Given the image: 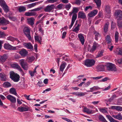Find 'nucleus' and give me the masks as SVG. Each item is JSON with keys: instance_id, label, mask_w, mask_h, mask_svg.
<instances>
[{"instance_id": "39448f33", "label": "nucleus", "mask_w": 122, "mask_h": 122, "mask_svg": "<svg viewBox=\"0 0 122 122\" xmlns=\"http://www.w3.org/2000/svg\"><path fill=\"white\" fill-rule=\"evenodd\" d=\"M95 62V61L93 59L87 60L85 61V64L88 67H90L93 66Z\"/></svg>"}, {"instance_id": "72a5a7b5", "label": "nucleus", "mask_w": 122, "mask_h": 122, "mask_svg": "<svg viewBox=\"0 0 122 122\" xmlns=\"http://www.w3.org/2000/svg\"><path fill=\"white\" fill-rule=\"evenodd\" d=\"M119 37V33L118 32L116 31L115 34V39L116 42H117L118 41Z\"/></svg>"}, {"instance_id": "13d9d810", "label": "nucleus", "mask_w": 122, "mask_h": 122, "mask_svg": "<svg viewBox=\"0 0 122 122\" xmlns=\"http://www.w3.org/2000/svg\"><path fill=\"white\" fill-rule=\"evenodd\" d=\"M106 116L109 119L110 122H111L114 119L110 115H107Z\"/></svg>"}, {"instance_id": "a211bd4d", "label": "nucleus", "mask_w": 122, "mask_h": 122, "mask_svg": "<svg viewBox=\"0 0 122 122\" xmlns=\"http://www.w3.org/2000/svg\"><path fill=\"white\" fill-rule=\"evenodd\" d=\"M19 53L21 56L25 57L27 56L28 52L26 50L22 49L19 51Z\"/></svg>"}, {"instance_id": "5701e85b", "label": "nucleus", "mask_w": 122, "mask_h": 122, "mask_svg": "<svg viewBox=\"0 0 122 122\" xmlns=\"http://www.w3.org/2000/svg\"><path fill=\"white\" fill-rule=\"evenodd\" d=\"M0 79L2 81H6V76L4 73H0Z\"/></svg>"}, {"instance_id": "393cba45", "label": "nucleus", "mask_w": 122, "mask_h": 122, "mask_svg": "<svg viewBox=\"0 0 122 122\" xmlns=\"http://www.w3.org/2000/svg\"><path fill=\"white\" fill-rule=\"evenodd\" d=\"M23 45L24 46L28 49H31L33 48V46L30 43H24L23 44Z\"/></svg>"}, {"instance_id": "4d7b16f0", "label": "nucleus", "mask_w": 122, "mask_h": 122, "mask_svg": "<svg viewBox=\"0 0 122 122\" xmlns=\"http://www.w3.org/2000/svg\"><path fill=\"white\" fill-rule=\"evenodd\" d=\"M5 36L4 32L0 31V38H4Z\"/></svg>"}, {"instance_id": "79ce46f5", "label": "nucleus", "mask_w": 122, "mask_h": 122, "mask_svg": "<svg viewBox=\"0 0 122 122\" xmlns=\"http://www.w3.org/2000/svg\"><path fill=\"white\" fill-rule=\"evenodd\" d=\"M94 1L97 7H99L100 6L101 4V0H94Z\"/></svg>"}, {"instance_id": "58836bf2", "label": "nucleus", "mask_w": 122, "mask_h": 122, "mask_svg": "<svg viewBox=\"0 0 122 122\" xmlns=\"http://www.w3.org/2000/svg\"><path fill=\"white\" fill-rule=\"evenodd\" d=\"M2 7L5 12L7 13L8 11L9 10V8L6 4L2 6Z\"/></svg>"}, {"instance_id": "7c9ffc66", "label": "nucleus", "mask_w": 122, "mask_h": 122, "mask_svg": "<svg viewBox=\"0 0 122 122\" xmlns=\"http://www.w3.org/2000/svg\"><path fill=\"white\" fill-rule=\"evenodd\" d=\"M38 4V2L26 5V6L28 8H30L34 7Z\"/></svg>"}, {"instance_id": "1a4fd4ad", "label": "nucleus", "mask_w": 122, "mask_h": 122, "mask_svg": "<svg viewBox=\"0 0 122 122\" xmlns=\"http://www.w3.org/2000/svg\"><path fill=\"white\" fill-rule=\"evenodd\" d=\"M100 47V45L96 42L94 43L92 48L90 49L89 48L88 49L89 50L90 52H93L95 51L97 48H99Z\"/></svg>"}, {"instance_id": "c85d7f7f", "label": "nucleus", "mask_w": 122, "mask_h": 122, "mask_svg": "<svg viewBox=\"0 0 122 122\" xmlns=\"http://www.w3.org/2000/svg\"><path fill=\"white\" fill-rule=\"evenodd\" d=\"M109 25V23L108 22H107L105 24L104 27V31L105 33H106L108 31Z\"/></svg>"}, {"instance_id": "473e14b6", "label": "nucleus", "mask_w": 122, "mask_h": 122, "mask_svg": "<svg viewBox=\"0 0 122 122\" xmlns=\"http://www.w3.org/2000/svg\"><path fill=\"white\" fill-rule=\"evenodd\" d=\"M10 93L15 95H16L17 94L16 90L14 88H12L10 89Z\"/></svg>"}, {"instance_id": "f704fd0d", "label": "nucleus", "mask_w": 122, "mask_h": 122, "mask_svg": "<svg viewBox=\"0 0 122 122\" xmlns=\"http://www.w3.org/2000/svg\"><path fill=\"white\" fill-rule=\"evenodd\" d=\"M106 10L107 14L108 15V16L107 17V18H109L110 17V7L108 6H106Z\"/></svg>"}, {"instance_id": "338daca9", "label": "nucleus", "mask_w": 122, "mask_h": 122, "mask_svg": "<svg viewBox=\"0 0 122 122\" xmlns=\"http://www.w3.org/2000/svg\"><path fill=\"white\" fill-rule=\"evenodd\" d=\"M111 44V43H110V44H108V48L109 49L110 51H111L112 50V49L113 47V46H110Z\"/></svg>"}, {"instance_id": "37998d69", "label": "nucleus", "mask_w": 122, "mask_h": 122, "mask_svg": "<svg viewBox=\"0 0 122 122\" xmlns=\"http://www.w3.org/2000/svg\"><path fill=\"white\" fill-rule=\"evenodd\" d=\"M106 40L108 44H110L111 39L110 36L107 35V36Z\"/></svg>"}, {"instance_id": "b1692460", "label": "nucleus", "mask_w": 122, "mask_h": 122, "mask_svg": "<svg viewBox=\"0 0 122 122\" xmlns=\"http://www.w3.org/2000/svg\"><path fill=\"white\" fill-rule=\"evenodd\" d=\"M34 19L33 17L28 18L27 19V23L31 25H33L34 24Z\"/></svg>"}, {"instance_id": "6e6552de", "label": "nucleus", "mask_w": 122, "mask_h": 122, "mask_svg": "<svg viewBox=\"0 0 122 122\" xmlns=\"http://www.w3.org/2000/svg\"><path fill=\"white\" fill-rule=\"evenodd\" d=\"M11 66L12 67L18 70L21 73L23 74V75H24V73L22 69L17 63H14L12 64L11 65Z\"/></svg>"}, {"instance_id": "ea45409f", "label": "nucleus", "mask_w": 122, "mask_h": 122, "mask_svg": "<svg viewBox=\"0 0 122 122\" xmlns=\"http://www.w3.org/2000/svg\"><path fill=\"white\" fill-rule=\"evenodd\" d=\"M103 50H101L99 51L96 57L98 58L102 56H103Z\"/></svg>"}, {"instance_id": "a18cd8bd", "label": "nucleus", "mask_w": 122, "mask_h": 122, "mask_svg": "<svg viewBox=\"0 0 122 122\" xmlns=\"http://www.w3.org/2000/svg\"><path fill=\"white\" fill-rule=\"evenodd\" d=\"M118 25L119 27H122V19H118Z\"/></svg>"}, {"instance_id": "6e6d98bb", "label": "nucleus", "mask_w": 122, "mask_h": 122, "mask_svg": "<svg viewBox=\"0 0 122 122\" xmlns=\"http://www.w3.org/2000/svg\"><path fill=\"white\" fill-rule=\"evenodd\" d=\"M117 54L118 55H122V48L118 49Z\"/></svg>"}, {"instance_id": "f3484780", "label": "nucleus", "mask_w": 122, "mask_h": 122, "mask_svg": "<svg viewBox=\"0 0 122 122\" xmlns=\"http://www.w3.org/2000/svg\"><path fill=\"white\" fill-rule=\"evenodd\" d=\"M112 116L114 118L117 119L121 120H122V115L120 113H119L117 115H114L111 114Z\"/></svg>"}, {"instance_id": "aec40b11", "label": "nucleus", "mask_w": 122, "mask_h": 122, "mask_svg": "<svg viewBox=\"0 0 122 122\" xmlns=\"http://www.w3.org/2000/svg\"><path fill=\"white\" fill-rule=\"evenodd\" d=\"M35 39V41H37L40 44H41V42L42 40L41 37H39L37 35L36 33H35L34 36Z\"/></svg>"}, {"instance_id": "423d86ee", "label": "nucleus", "mask_w": 122, "mask_h": 122, "mask_svg": "<svg viewBox=\"0 0 122 122\" xmlns=\"http://www.w3.org/2000/svg\"><path fill=\"white\" fill-rule=\"evenodd\" d=\"M24 107L20 106L18 107L17 108V110L20 112L29 111L30 109V107L25 105H24Z\"/></svg>"}, {"instance_id": "4c0bfd02", "label": "nucleus", "mask_w": 122, "mask_h": 122, "mask_svg": "<svg viewBox=\"0 0 122 122\" xmlns=\"http://www.w3.org/2000/svg\"><path fill=\"white\" fill-rule=\"evenodd\" d=\"M19 10L20 12H24L26 10V7L24 6H20L18 9Z\"/></svg>"}, {"instance_id": "bb28decb", "label": "nucleus", "mask_w": 122, "mask_h": 122, "mask_svg": "<svg viewBox=\"0 0 122 122\" xmlns=\"http://www.w3.org/2000/svg\"><path fill=\"white\" fill-rule=\"evenodd\" d=\"M36 12H26L25 14V15L26 16H34L36 15Z\"/></svg>"}, {"instance_id": "864d4df0", "label": "nucleus", "mask_w": 122, "mask_h": 122, "mask_svg": "<svg viewBox=\"0 0 122 122\" xmlns=\"http://www.w3.org/2000/svg\"><path fill=\"white\" fill-rule=\"evenodd\" d=\"M6 4L4 0H0V5L2 7Z\"/></svg>"}, {"instance_id": "2f4dec72", "label": "nucleus", "mask_w": 122, "mask_h": 122, "mask_svg": "<svg viewBox=\"0 0 122 122\" xmlns=\"http://www.w3.org/2000/svg\"><path fill=\"white\" fill-rule=\"evenodd\" d=\"M3 86L5 88H8L11 86V85L8 82H5L3 84Z\"/></svg>"}, {"instance_id": "4be33fe9", "label": "nucleus", "mask_w": 122, "mask_h": 122, "mask_svg": "<svg viewBox=\"0 0 122 122\" xmlns=\"http://www.w3.org/2000/svg\"><path fill=\"white\" fill-rule=\"evenodd\" d=\"M78 17L79 18L85 19L86 18V15L84 12L83 11H80L78 12Z\"/></svg>"}, {"instance_id": "09e8293b", "label": "nucleus", "mask_w": 122, "mask_h": 122, "mask_svg": "<svg viewBox=\"0 0 122 122\" xmlns=\"http://www.w3.org/2000/svg\"><path fill=\"white\" fill-rule=\"evenodd\" d=\"M94 34L95 36V39L97 40L98 39V38L100 37V35L98 32L96 31L94 32Z\"/></svg>"}, {"instance_id": "bf43d9fd", "label": "nucleus", "mask_w": 122, "mask_h": 122, "mask_svg": "<svg viewBox=\"0 0 122 122\" xmlns=\"http://www.w3.org/2000/svg\"><path fill=\"white\" fill-rule=\"evenodd\" d=\"M19 63L21 66L26 63L24 62V60L23 59L20 60Z\"/></svg>"}, {"instance_id": "a878e982", "label": "nucleus", "mask_w": 122, "mask_h": 122, "mask_svg": "<svg viewBox=\"0 0 122 122\" xmlns=\"http://www.w3.org/2000/svg\"><path fill=\"white\" fill-rule=\"evenodd\" d=\"M81 25V24H78L75 27H74L73 28L72 31L74 32H76V33H78L79 30V28Z\"/></svg>"}, {"instance_id": "8fccbe9b", "label": "nucleus", "mask_w": 122, "mask_h": 122, "mask_svg": "<svg viewBox=\"0 0 122 122\" xmlns=\"http://www.w3.org/2000/svg\"><path fill=\"white\" fill-rule=\"evenodd\" d=\"M42 9V8L41 7H40L31 10H30V11L31 12L36 11H39Z\"/></svg>"}, {"instance_id": "a19ab883", "label": "nucleus", "mask_w": 122, "mask_h": 122, "mask_svg": "<svg viewBox=\"0 0 122 122\" xmlns=\"http://www.w3.org/2000/svg\"><path fill=\"white\" fill-rule=\"evenodd\" d=\"M29 73L31 77H33L35 73H37V71L34 70L33 71L30 70L29 71Z\"/></svg>"}, {"instance_id": "6ab92c4d", "label": "nucleus", "mask_w": 122, "mask_h": 122, "mask_svg": "<svg viewBox=\"0 0 122 122\" xmlns=\"http://www.w3.org/2000/svg\"><path fill=\"white\" fill-rule=\"evenodd\" d=\"M97 12L98 11L97 10H94L89 13L88 15L90 17H93L95 16L97 14Z\"/></svg>"}, {"instance_id": "69168bd1", "label": "nucleus", "mask_w": 122, "mask_h": 122, "mask_svg": "<svg viewBox=\"0 0 122 122\" xmlns=\"http://www.w3.org/2000/svg\"><path fill=\"white\" fill-rule=\"evenodd\" d=\"M100 111L103 113H105L107 112V111L104 109H100Z\"/></svg>"}, {"instance_id": "c9c22d12", "label": "nucleus", "mask_w": 122, "mask_h": 122, "mask_svg": "<svg viewBox=\"0 0 122 122\" xmlns=\"http://www.w3.org/2000/svg\"><path fill=\"white\" fill-rule=\"evenodd\" d=\"M99 120L103 122H108L105 118L102 115H100L98 117Z\"/></svg>"}, {"instance_id": "2eb2a0df", "label": "nucleus", "mask_w": 122, "mask_h": 122, "mask_svg": "<svg viewBox=\"0 0 122 122\" xmlns=\"http://www.w3.org/2000/svg\"><path fill=\"white\" fill-rule=\"evenodd\" d=\"M87 93L86 92H75L71 93V94L74 95L76 96L79 97L83 96L85 95Z\"/></svg>"}, {"instance_id": "0eeeda50", "label": "nucleus", "mask_w": 122, "mask_h": 122, "mask_svg": "<svg viewBox=\"0 0 122 122\" xmlns=\"http://www.w3.org/2000/svg\"><path fill=\"white\" fill-rule=\"evenodd\" d=\"M17 47V46H13L9 43H5L4 44V47L5 49L10 50H16Z\"/></svg>"}, {"instance_id": "dca6fc26", "label": "nucleus", "mask_w": 122, "mask_h": 122, "mask_svg": "<svg viewBox=\"0 0 122 122\" xmlns=\"http://www.w3.org/2000/svg\"><path fill=\"white\" fill-rule=\"evenodd\" d=\"M78 36L81 44L83 45L84 44L85 40L83 35L81 34H79L78 35Z\"/></svg>"}, {"instance_id": "e2e57ef3", "label": "nucleus", "mask_w": 122, "mask_h": 122, "mask_svg": "<svg viewBox=\"0 0 122 122\" xmlns=\"http://www.w3.org/2000/svg\"><path fill=\"white\" fill-rule=\"evenodd\" d=\"M63 5L62 4H60L57 6V8L59 9H61L63 8Z\"/></svg>"}, {"instance_id": "f8f14e48", "label": "nucleus", "mask_w": 122, "mask_h": 122, "mask_svg": "<svg viewBox=\"0 0 122 122\" xmlns=\"http://www.w3.org/2000/svg\"><path fill=\"white\" fill-rule=\"evenodd\" d=\"M115 16L118 18V19H122V12L120 10L116 11L115 13Z\"/></svg>"}, {"instance_id": "774afa93", "label": "nucleus", "mask_w": 122, "mask_h": 122, "mask_svg": "<svg viewBox=\"0 0 122 122\" xmlns=\"http://www.w3.org/2000/svg\"><path fill=\"white\" fill-rule=\"evenodd\" d=\"M99 102V101H95L92 102L91 103L93 104V105H97Z\"/></svg>"}, {"instance_id": "f257e3e1", "label": "nucleus", "mask_w": 122, "mask_h": 122, "mask_svg": "<svg viewBox=\"0 0 122 122\" xmlns=\"http://www.w3.org/2000/svg\"><path fill=\"white\" fill-rule=\"evenodd\" d=\"M107 69L108 70L116 71L117 73L120 72L122 71L120 69H117L115 66L112 63H108L107 65Z\"/></svg>"}, {"instance_id": "0e129e2a", "label": "nucleus", "mask_w": 122, "mask_h": 122, "mask_svg": "<svg viewBox=\"0 0 122 122\" xmlns=\"http://www.w3.org/2000/svg\"><path fill=\"white\" fill-rule=\"evenodd\" d=\"M91 82L90 81H88L84 84L85 87H87L90 84Z\"/></svg>"}, {"instance_id": "c756f323", "label": "nucleus", "mask_w": 122, "mask_h": 122, "mask_svg": "<svg viewBox=\"0 0 122 122\" xmlns=\"http://www.w3.org/2000/svg\"><path fill=\"white\" fill-rule=\"evenodd\" d=\"M98 71H103L104 70V67L103 65H98L97 67Z\"/></svg>"}, {"instance_id": "5fc2aeb1", "label": "nucleus", "mask_w": 122, "mask_h": 122, "mask_svg": "<svg viewBox=\"0 0 122 122\" xmlns=\"http://www.w3.org/2000/svg\"><path fill=\"white\" fill-rule=\"evenodd\" d=\"M58 0H47V2L48 3H52L57 2Z\"/></svg>"}, {"instance_id": "4468645a", "label": "nucleus", "mask_w": 122, "mask_h": 122, "mask_svg": "<svg viewBox=\"0 0 122 122\" xmlns=\"http://www.w3.org/2000/svg\"><path fill=\"white\" fill-rule=\"evenodd\" d=\"M83 111L88 114H92L94 112L92 110L86 107H84L83 108Z\"/></svg>"}, {"instance_id": "603ef678", "label": "nucleus", "mask_w": 122, "mask_h": 122, "mask_svg": "<svg viewBox=\"0 0 122 122\" xmlns=\"http://www.w3.org/2000/svg\"><path fill=\"white\" fill-rule=\"evenodd\" d=\"M71 7V4L70 3L66 4L65 5V8L66 10H68L70 9Z\"/></svg>"}, {"instance_id": "e433bc0d", "label": "nucleus", "mask_w": 122, "mask_h": 122, "mask_svg": "<svg viewBox=\"0 0 122 122\" xmlns=\"http://www.w3.org/2000/svg\"><path fill=\"white\" fill-rule=\"evenodd\" d=\"M35 59V57L33 56L29 57L27 59L28 62H31L34 60Z\"/></svg>"}, {"instance_id": "680f3d73", "label": "nucleus", "mask_w": 122, "mask_h": 122, "mask_svg": "<svg viewBox=\"0 0 122 122\" xmlns=\"http://www.w3.org/2000/svg\"><path fill=\"white\" fill-rule=\"evenodd\" d=\"M118 111H122V107L117 106V110Z\"/></svg>"}, {"instance_id": "de8ad7c7", "label": "nucleus", "mask_w": 122, "mask_h": 122, "mask_svg": "<svg viewBox=\"0 0 122 122\" xmlns=\"http://www.w3.org/2000/svg\"><path fill=\"white\" fill-rule=\"evenodd\" d=\"M79 11L78 8L77 7H73L72 10V13H76Z\"/></svg>"}, {"instance_id": "f03ea898", "label": "nucleus", "mask_w": 122, "mask_h": 122, "mask_svg": "<svg viewBox=\"0 0 122 122\" xmlns=\"http://www.w3.org/2000/svg\"><path fill=\"white\" fill-rule=\"evenodd\" d=\"M10 77L15 82H18L20 79L19 75L16 73H15L13 71L10 72Z\"/></svg>"}, {"instance_id": "052dcab7", "label": "nucleus", "mask_w": 122, "mask_h": 122, "mask_svg": "<svg viewBox=\"0 0 122 122\" xmlns=\"http://www.w3.org/2000/svg\"><path fill=\"white\" fill-rule=\"evenodd\" d=\"M9 19L13 21H15L16 20V18L15 17L12 16H9Z\"/></svg>"}, {"instance_id": "c03bdc74", "label": "nucleus", "mask_w": 122, "mask_h": 122, "mask_svg": "<svg viewBox=\"0 0 122 122\" xmlns=\"http://www.w3.org/2000/svg\"><path fill=\"white\" fill-rule=\"evenodd\" d=\"M77 17V15L76 14H74L72 16L71 21L75 22Z\"/></svg>"}, {"instance_id": "412c9836", "label": "nucleus", "mask_w": 122, "mask_h": 122, "mask_svg": "<svg viewBox=\"0 0 122 122\" xmlns=\"http://www.w3.org/2000/svg\"><path fill=\"white\" fill-rule=\"evenodd\" d=\"M101 88L97 86H94L90 88V90L87 91V92H92L95 91L99 90Z\"/></svg>"}, {"instance_id": "ddd939ff", "label": "nucleus", "mask_w": 122, "mask_h": 122, "mask_svg": "<svg viewBox=\"0 0 122 122\" xmlns=\"http://www.w3.org/2000/svg\"><path fill=\"white\" fill-rule=\"evenodd\" d=\"M9 21L6 20L5 18H0V25H6L8 24Z\"/></svg>"}, {"instance_id": "9d476101", "label": "nucleus", "mask_w": 122, "mask_h": 122, "mask_svg": "<svg viewBox=\"0 0 122 122\" xmlns=\"http://www.w3.org/2000/svg\"><path fill=\"white\" fill-rule=\"evenodd\" d=\"M8 58L7 54H5L3 56H0V62L2 63L5 62Z\"/></svg>"}, {"instance_id": "20e7f679", "label": "nucleus", "mask_w": 122, "mask_h": 122, "mask_svg": "<svg viewBox=\"0 0 122 122\" xmlns=\"http://www.w3.org/2000/svg\"><path fill=\"white\" fill-rule=\"evenodd\" d=\"M55 6L54 4L48 5L44 8V10L46 12H50L54 9Z\"/></svg>"}, {"instance_id": "cd10ccee", "label": "nucleus", "mask_w": 122, "mask_h": 122, "mask_svg": "<svg viewBox=\"0 0 122 122\" xmlns=\"http://www.w3.org/2000/svg\"><path fill=\"white\" fill-rule=\"evenodd\" d=\"M66 65V62H62V63L60 67V70L61 71H63Z\"/></svg>"}, {"instance_id": "49530a36", "label": "nucleus", "mask_w": 122, "mask_h": 122, "mask_svg": "<svg viewBox=\"0 0 122 122\" xmlns=\"http://www.w3.org/2000/svg\"><path fill=\"white\" fill-rule=\"evenodd\" d=\"M7 39L8 40H10L11 41H13L17 40L16 38L11 36H10L8 37L7 38Z\"/></svg>"}, {"instance_id": "7ed1b4c3", "label": "nucleus", "mask_w": 122, "mask_h": 122, "mask_svg": "<svg viewBox=\"0 0 122 122\" xmlns=\"http://www.w3.org/2000/svg\"><path fill=\"white\" fill-rule=\"evenodd\" d=\"M30 28L27 27H25L23 29L24 33L29 40L31 39V37L30 35Z\"/></svg>"}, {"instance_id": "3c124183", "label": "nucleus", "mask_w": 122, "mask_h": 122, "mask_svg": "<svg viewBox=\"0 0 122 122\" xmlns=\"http://www.w3.org/2000/svg\"><path fill=\"white\" fill-rule=\"evenodd\" d=\"M22 67L25 70H27L28 69V64L25 63L23 66H22Z\"/></svg>"}, {"instance_id": "9b49d317", "label": "nucleus", "mask_w": 122, "mask_h": 122, "mask_svg": "<svg viewBox=\"0 0 122 122\" xmlns=\"http://www.w3.org/2000/svg\"><path fill=\"white\" fill-rule=\"evenodd\" d=\"M7 99L10 102L13 103H15L16 102V99L15 97L11 95H9L6 96Z\"/></svg>"}]
</instances>
